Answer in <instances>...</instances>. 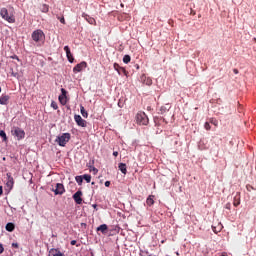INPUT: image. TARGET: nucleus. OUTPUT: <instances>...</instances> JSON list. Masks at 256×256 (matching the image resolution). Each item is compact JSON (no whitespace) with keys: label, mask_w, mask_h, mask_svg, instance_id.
<instances>
[{"label":"nucleus","mask_w":256,"mask_h":256,"mask_svg":"<svg viewBox=\"0 0 256 256\" xmlns=\"http://www.w3.org/2000/svg\"><path fill=\"white\" fill-rule=\"evenodd\" d=\"M69 141H71L70 133H63L61 136H58L55 140V142L58 143L60 147H65L67 143H69Z\"/></svg>","instance_id":"nucleus-1"},{"label":"nucleus","mask_w":256,"mask_h":256,"mask_svg":"<svg viewBox=\"0 0 256 256\" xmlns=\"http://www.w3.org/2000/svg\"><path fill=\"white\" fill-rule=\"evenodd\" d=\"M0 16L2 19H4V21H7L8 23H15V15H9V10H7V8L0 9Z\"/></svg>","instance_id":"nucleus-2"},{"label":"nucleus","mask_w":256,"mask_h":256,"mask_svg":"<svg viewBox=\"0 0 256 256\" xmlns=\"http://www.w3.org/2000/svg\"><path fill=\"white\" fill-rule=\"evenodd\" d=\"M136 123L138 125H149V118L145 112H139L136 114Z\"/></svg>","instance_id":"nucleus-3"},{"label":"nucleus","mask_w":256,"mask_h":256,"mask_svg":"<svg viewBox=\"0 0 256 256\" xmlns=\"http://www.w3.org/2000/svg\"><path fill=\"white\" fill-rule=\"evenodd\" d=\"M45 39V33L41 29H37L32 32V40L35 41V43H39V41H43Z\"/></svg>","instance_id":"nucleus-4"},{"label":"nucleus","mask_w":256,"mask_h":256,"mask_svg":"<svg viewBox=\"0 0 256 256\" xmlns=\"http://www.w3.org/2000/svg\"><path fill=\"white\" fill-rule=\"evenodd\" d=\"M12 135H14V137H17L18 141H21V139H25V131L19 127L12 130Z\"/></svg>","instance_id":"nucleus-5"},{"label":"nucleus","mask_w":256,"mask_h":256,"mask_svg":"<svg viewBox=\"0 0 256 256\" xmlns=\"http://www.w3.org/2000/svg\"><path fill=\"white\" fill-rule=\"evenodd\" d=\"M83 69H87V62L82 61L73 68L74 73H81Z\"/></svg>","instance_id":"nucleus-6"},{"label":"nucleus","mask_w":256,"mask_h":256,"mask_svg":"<svg viewBox=\"0 0 256 256\" xmlns=\"http://www.w3.org/2000/svg\"><path fill=\"white\" fill-rule=\"evenodd\" d=\"M140 81L141 83H143V85H147L148 87H151V85H153V80L151 79V77L143 74L141 77H140Z\"/></svg>","instance_id":"nucleus-7"},{"label":"nucleus","mask_w":256,"mask_h":256,"mask_svg":"<svg viewBox=\"0 0 256 256\" xmlns=\"http://www.w3.org/2000/svg\"><path fill=\"white\" fill-rule=\"evenodd\" d=\"M83 192H81V190H78L74 195H73V199L75 201V203L77 205H81L83 203Z\"/></svg>","instance_id":"nucleus-8"},{"label":"nucleus","mask_w":256,"mask_h":256,"mask_svg":"<svg viewBox=\"0 0 256 256\" xmlns=\"http://www.w3.org/2000/svg\"><path fill=\"white\" fill-rule=\"evenodd\" d=\"M52 191L55 193V195H63V193H65V186H63L62 183H57L56 188L52 189Z\"/></svg>","instance_id":"nucleus-9"},{"label":"nucleus","mask_w":256,"mask_h":256,"mask_svg":"<svg viewBox=\"0 0 256 256\" xmlns=\"http://www.w3.org/2000/svg\"><path fill=\"white\" fill-rule=\"evenodd\" d=\"M74 120L79 127H87V121H85L81 115H74Z\"/></svg>","instance_id":"nucleus-10"},{"label":"nucleus","mask_w":256,"mask_h":256,"mask_svg":"<svg viewBox=\"0 0 256 256\" xmlns=\"http://www.w3.org/2000/svg\"><path fill=\"white\" fill-rule=\"evenodd\" d=\"M6 177H7L6 187H8L11 190L15 185V180L13 179V176H11V173H7Z\"/></svg>","instance_id":"nucleus-11"},{"label":"nucleus","mask_w":256,"mask_h":256,"mask_svg":"<svg viewBox=\"0 0 256 256\" xmlns=\"http://www.w3.org/2000/svg\"><path fill=\"white\" fill-rule=\"evenodd\" d=\"M61 93H62V95H60L58 99H59L61 105H66L67 104V90L62 88Z\"/></svg>","instance_id":"nucleus-12"},{"label":"nucleus","mask_w":256,"mask_h":256,"mask_svg":"<svg viewBox=\"0 0 256 256\" xmlns=\"http://www.w3.org/2000/svg\"><path fill=\"white\" fill-rule=\"evenodd\" d=\"M64 51L66 53V57L69 63H73V61H75V58L73 57V54L71 53V49L69 48V46H65Z\"/></svg>","instance_id":"nucleus-13"},{"label":"nucleus","mask_w":256,"mask_h":256,"mask_svg":"<svg viewBox=\"0 0 256 256\" xmlns=\"http://www.w3.org/2000/svg\"><path fill=\"white\" fill-rule=\"evenodd\" d=\"M114 69L117 71L118 75H127V70H125L124 67H121L117 63H114Z\"/></svg>","instance_id":"nucleus-14"},{"label":"nucleus","mask_w":256,"mask_h":256,"mask_svg":"<svg viewBox=\"0 0 256 256\" xmlns=\"http://www.w3.org/2000/svg\"><path fill=\"white\" fill-rule=\"evenodd\" d=\"M82 17L87 21V23H89L90 25H97V21L95 20V18L87 15V14H83Z\"/></svg>","instance_id":"nucleus-15"},{"label":"nucleus","mask_w":256,"mask_h":256,"mask_svg":"<svg viewBox=\"0 0 256 256\" xmlns=\"http://www.w3.org/2000/svg\"><path fill=\"white\" fill-rule=\"evenodd\" d=\"M233 205L234 207H239V205H241V193L237 192L234 200H233Z\"/></svg>","instance_id":"nucleus-16"},{"label":"nucleus","mask_w":256,"mask_h":256,"mask_svg":"<svg viewBox=\"0 0 256 256\" xmlns=\"http://www.w3.org/2000/svg\"><path fill=\"white\" fill-rule=\"evenodd\" d=\"M146 204L148 205V207L155 205V195H149L146 199Z\"/></svg>","instance_id":"nucleus-17"},{"label":"nucleus","mask_w":256,"mask_h":256,"mask_svg":"<svg viewBox=\"0 0 256 256\" xmlns=\"http://www.w3.org/2000/svg\"><path fill=\"white\" fill-rule=\"evenodd\" d=\"M118 169H119V171H121V173H123V175H127V164L119 163Z\"/></svg>","instance_id":"nucleus-18"},{"label":"nucleus","mask_w":256,"mask_h":256,"mask_svg":"<svg viewBox=\"0 0 256 256\" xmlns=\"http://www.w3.org/2000/svg\"><path fill=\"white\" fill-rule=\"evenodd\" d=\"M9 103V95H2L0 97V105H7Z\"/></svg>","instance_id":"nucleus-19"},{"label":"nucleus","mask_w":256,"mask_h":256,"mask_svg":"<svg viewBox=\"0 0 256 256\" xmlns=\"http://www.w3.org/2000/svg\"><path fill=\"white\" fill-rule=\"evenodd\" d=\"M108 229L109 227L107 226V224H102L96 229V231H100L101 233L105 234L107 233Z\"/></svg>","instance_id":"nucleus-20"},{"label":"nucleus","mask_w":256,"mask_h":256,"mask_svg":"<svg viewBox=\"0 0 256 256\" xmlns=\"http://www.w3.org/2000/svg\"><path fill=\"white\" fill-rule=\"evenodd\" d=\"M6 231H8L9 233H13V231H15V224L9 222L6 224Z\"/></svg>","instance_id":"nucleus-21"},{"label":"nucleus","mask_w":256,"mask_h":256,"mask_svg":"<svg viewBox=\"0 0 256 256\" xmlns=\"http://www.w3.org/2000/svg\"><path fill=\"white\" fill-rule=\"evenodd\" d=\"M80 113L82 115V117H84L85 119H87V117H89V113H87V110H85V107L80 106Z\"/></svg>","instance_id":"nucleus-22"},{"label":"nucleus","mask_w":256,"mask_h":256,"mask_svg":"<svg viewBox=\"0 0 256 256\" xmlns=\"http://www.w3.org/2000/svg\"><path fill=\"white\" fill-rule=\"evenodd\" d=\"M223 229V225H219L218 228L215 226H212V231L215 233H221V230Z\"/></svg>","instance_id":"nucleus-23"},{"label":"nucleus","mask_w":256,"mask_h":256,"mask_svg":"<svg viewBox=\"0 0 256 256\" xmlns=\"http://www.w3.org/2000/svg\"><path fill=\"white\" fill-rule=\"evenodd\" d=\"M41 11L42 13H49V6L47 4H43Z\"/></svg>","instance_id":"nucleus-24"},{"label":"nucleus","mask_w":256,"mask_h":256,"mask_svg":"<svg viewBox=\"0 0 256 256\" xmlns=\"http://www.w3.org/2000/svg\"><path fill=\"white\" fill-rule=\"evenodd\" d=\"M123 63H131V56H129V55H125L124 57H123Z\"/></svg>","instance_id":"nucleus-25"},{"label":"nucleus","mask_w":256,"mask_h":256,"mask_svg":"<svg viewBox=\"0 0 256 256\" xmlns=\"http://www.w3.org/2000/svg\"><path fill=\"white\" fill-rule=\"evenodd\" d=\"M0 137H2L3 141H7V134L5 133V131H0Z\"/></svg>","instance_id":"nucleus-26"},{"label":"nucleus","mask_w":256,"mask_h":256,"mask_svg":"<svg viewBox=\"0 0 256 256\" xmlns=\"http://www.w3.org/2000/svg\"><path fill=\"white\" fill-rule=\"evenodd\" d=\"M82 179L86 180L87 183H91V175L89 174L84 175Z\"/></svg>","instance_id":"nucleus-27"},{"label":"nucleus","mask_w":256,"mask_h":256,"mask_svg":"<svg viewBox=\"0 0 256 256\" xmlns=\"http://www.w3.org/2000/svg\"><path fill=\"white\" fill-rule=\"evenodd\" d=\"M76 182L78 183V185H81L83 183V176H76Z\"/></svg>","instance_id":"nucleus-28"},{"label":"nucleus","mask_w":256,"mask_h":256,"mask_svg":"<svg viewBox=\"0 0 256 256\" xmlns=\"http://www.w3.org/2000/svg\"><path fill=\"white\" fill-rule=\"evenodd\" d=\"M57 17V19H59V21H60V23H62L63 25H65V17H63V16H59V15H57L56 16Z\"/></svg>","instance_id":"nucleus-29"},{"label":"nucleus","mask_w":256,"mask_h":256,"mask_svg":"<svg viewBox=\"0 0 256 256\" xmlns=\"http://www.w3.org/2000/svg\"><path fill=\"white\" fill-rule=\"evenodd\" d=\"M204 129H206V131H211V124H209V122H206L204 124Z\"/></svg>","instance_id":"nucleus-30"},{"label":"nucleus","mask_w":256,"mask_h":256,"mask_svg":"<svg viewBox=\"0 0 256 256\" xmlns=\"http://www.w3.org/2000/svg\"><path fill=\"white\" fill-rule=\"evenodd\" d=\"M51 107H53L55 111H57V109H59V106L57 105V102H55V101H52Z\"/></svg>","instance_id":"nucleus-31"},{"label":"nucleus","mask_w":256,"mask_h":256,"mask_svg":"<svg viewBox=\"0 0 256 256\" xmlns=\"http://www.w3.org/2000/svg\"><path fill=\"white\" fill-rule=\"evenodd\" d=\"M210 123H211L212 125H215V127H217V125L219 124V122H218L217 120H215V119H211V120H210Z\"/></svg>","instance_id":"nucleus-32"},{"label":"nucleus","mask_w":256,"mask_h":256,"mask_svg":"<svg viewBox=\"0 0 256 256\" xmlns=\"http://www.w3.org/2000/svg\"><path fill=\"white\" fill-rule=\"evenodd\" d=\"M92 171H93L94 175L99 173V170L97 168H95V167L92 168Z\"/></svg>","instance_id":"nucleus-33"},{"label":"nucleus","mask_w":256,"mask_h":256,"mask_svg":"<svg viewBox=\"0 0 256 256\" xmlns=\"http://www.w3.org/2000/svg\"><path fill=\"white\" fill-rule=\"evenodd\" d=\"M246 189H247V191L251 192V190L253 189V186L247 185V186H246Z\"/></svg>","instance_id":"nucleus-34"},{"label":"nucleus","mask_w":256,"mask_h":256,"mask_svg":"<svg viewBox=\"0 0 256 256\" xmlns=\"http://www.w3.org/2000/svg\"><path fill=\"white\" fill-rule=\"evenodd\" d=\"M225 209L231 210V203H227V204L225 205Z\"/></svg>","instance_id":"nucleus-35"},{"label":"nucleus","mask_w":256,"mask_h":256,"mask_svg":"<svg viewBox=\"0 0 256 256\" xmlns=\"http://www.w3.org/2000/svg\"><path fill=\"white\" fill-rule=\"evenodd\" d=\"M12 247H15V249H19V244L18 243H12Z\"/></svg>","instance_id":"nucleus-36"},{"label":"nucleus","mask_w":256,"mask_h":256,"mask_svg":"<svg viewBox=\"0 0 256 256\" xmlns=\"http://www.w3.org/2000/svg\"><path fill=\"white\" fill-rule=\"evenodd\" d=\"M4 251H5V248H3V245L0 244V255H1V253H3Z\"/></svg>","instance_id":"nucleus-37"},{"label":"nucleus","mask_w":256,"mask_h":256,"mask_svg":"<svg viewBox=\"0 0 256 256\" xmlns=\"http://www.w3.org/2000/svg\"><path fill=\"white\" fill-rule=\"evenodd\" d=\"M105 187H111V182L110 181H106L105 182Z\"/></svg>","instance_id":"nucleus-38"},{"label":"nucleus","mask_w":256,"mask_h":256,"mask_svg":"<svg viewBox=\"0 0 256 256\" xmlns=\"http://www.w3.org/2000/svg\"><path fill=\"white\" fill-rule=\"evenodd\" d=\"M70 245H77V240H72V241L70 242Z\"/></svg>","instance_id":"nucleus-39"},{"label":"nucleus","mask_w":256,"mask_h":256,"mask_svg":"<svg viewBox=\"0 0 256 256\" xmlns=\"http://www.w3.org/2000/svg\"><path fill=\"white\" fill-rule=\"evenodd\" d=\"M53 256H65V255H63V253H61V252H58V253L54 254Z\"/></svg>","instance_id":"nucleus-40"},{"label":"nucleus","mask_w":256,"mask_h":256,"mask_svg":"<svg viewBox=\"0 0 256 256\" xmlns=\"http://www.w3.org/2000/svg\"><path fill=\"white\" fill-rule=\"evenodd\" d=\"M113 155H114V157H118V155H119V152H117V151H114V152H113Z\"/></svg>","instance_id":"nucleus-41"},{"label":"nucleus","mask_w":256,"mask_h":256,"mask_svg":"<svg viewBox=\"0 0 256 256\" xmlns=\"http://www.w3.org/2000/svg\"><path fill=\"white\" fill-rule=\"evenodd\" d=\"M0 195H3V186H0Z\"/></svg>","instance_id":"nucleus-42"},{"label":"nucleus","mask_w":256,"mask_h":256,"mask_svg":"<svg viewBox=\"0 0 256 256\" xmlns=\"http://www.w3.org/2000/svg\"><path fill=\"white\" fill-rule=\"evenodd\" d=\"M233 73H235V75H237V74L239 73V70L234 69V70H233Z\"/></svg>","instance_id":"nucleus-43"},{"label":"nucleus","mask_w":256,"mask_h":256,"mask_svg":"<svg viewBox=\"0 0 256 256\" xmlns=\"http://www.w3.org/2000/svg\"><path fill=\"white\" fill-rule=\"evenodd\" d=\"M160 111L161 113H165V107H161Z\"/></svg>","instance_id":"nucleus-44"},{"label":"nucleus","mask_w":256,"mask_h":256,"mask_svg":"<svg viewBox=\"0 0 256 256\" xmlns=\"http://www.w3.org/2000/svg\"><path fill=\"white\" fill-rule=\"evenodd\" d=\"M120 7H122V8L125 7V4H124V3H121V4H120Z\"/></svg>","instance_id":"nucleus-45"},{"label":"nucleus","mask_w":256,"mask_h":256,"mask_svg":"<svg viewBox=\"0 0 256 256\" xmlns=\"http://www.w3.org/2000/svg\"><path fill=\"white\" fill-rule=\"evenodd\" d=\"M221 256H227V253L223 252Z\"/></svg>","instance_id":"nucleus-46"},{"label":"nucleus","mask_w":256,"mask_h":256,"mask_svg":"<svg viewBox=\"0 0 256 256\" xmlns=\"http://www.w3.org/2000/svg\"><path fill=\"white\" fill-rule=\"evenodd\" d=\"M254 41H255V43H256V38H254Z\"/></svg>","instance_id":"nucleus-47"},{"label":"nucleus","mask_w":256,"mask_h":256,"mask_svg":"<svg viewBox=\"0 0 256 256\" xmlns=\"http://www.w3.org/2000/svg\"><path fill=\"white\" fill-rule=\"evenodd\" d=\"M0 93H1V87H0Z\"/></svg>","instance_id":"nucleus-48"}]
</instances>
